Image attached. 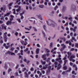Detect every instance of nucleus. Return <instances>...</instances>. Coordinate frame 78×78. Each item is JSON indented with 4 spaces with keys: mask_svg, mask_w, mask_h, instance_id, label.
<instances>
[{
    "mask_svg": "<svg viewBox=\"0 0 78 78\" xmlns=\"http://www.w3.org/2000/svg\"><path fill=\"white\" fill-rule=\"evenodd\" d=\"M11 18H10V20L9 21L6 23V25H11L12 24V20H14V16L12 15L10 16Z\"/></svg>",
    "mask_w": 78,
    "mask_h": 78,
    "instance_id": "f257e3e1",
    "label": "nucleus"
},
{
    "mask_svg": "<svg viewBox=\"0 0 78 78\" xmlns=\"http://www.w3.org/2000/svg\"><path fill=\"white\" fill-rule=\"evenodd\" d=\"M54 65H55V68H56V67H58H58L57 69V70H59V69H60V68H61V64H58V62H55L54 63Z\"/></svg>",
    "mask_w": 78,
    "mask_h": 78,
    "instance_id": "f03ea898",
    "label": "nucleus"
},
{
    "mask_svg": "<svg viewBox=\"0 0 78 78\" xmlns=\"http://www.w3.org/2000/svg\"><path fill=\"white\" fill-rule=\"evenodd\" d=\"M61 55H58V58H57L56 59V61L59 62L60 64H62V61L61 60Z\"/></svg>",
    "mask_w": 78,
    "mask_h": 78,
    "instance_id": "7ed1b4c3",
    "label": "nucleus"
},
{
    "mask_svg": "<svg viewBox=\"0 0 78 78\" xmlns=\"http://www.w3.org/2000/svg\"><path fill=\"white\" fill-rule=\"evenodd\" d=\"M11 13V12H8L6 14H5L4 15V16H2V17L1 18V20H3L4 19V18H5V17H6V16H8L9 15H10V14Z\"/></svg>",
    "mask_w": 78,
    "mask_h": 78,
    "instance_id": "20e7f679",
    "label": "nucleus"
},
{
    "mask_svg": "<svg viewBox=\"0 0 78 78\" xmlns=\"http://www.w3.org/2000/svg\"><path fill=\"white\" fill-rule=\"evenodd\" d=\"M7 54H8L9 55H14V56L16 55V54H15V53H13L12 51H8L7 52Z\"/></svg>",
    "mask_w": 78,
    "mask_h": 78,
    "instance_id": "39448f33",
    "label": "nucleus"
},
{
    "mask_svg": "<svg viewBox=\"0 0 78 78\" xmlns=\"http://www.w3.org/2000/svg\"><path fill=\"white\" fill-rule=\"evenodd\" d=\"M15 8H18V9L16 10L17 12H19L20 11V9L21 8V6H19L18 5H16L14 6Z\"/></svg>",
    "mask_w": 78,
    "mask_h": 78,
    "instance_id": "423d86ee",
    "label": "nucleus"
},
{
    "mask_svg": "<svg viewBox=\"0 0 78 78\" xmlns=\"http://www.w3.org/2000/svg\"><path fill=\"white\" fill-rule=\"evenodd\" d=\"M20 42L22 44V45H24L25 46L27 45V41H20Z\"/></svg>",
    "mask_w": 78,
    "mask_h": 78,
    "instance_id": "0eeeda50",
    "label": "nucleus"
},
{
    "mask_svg": "<svg viewBox=\"0 0 78 78\" xmlns=\"http://www.w3.org/2000/svg\"><path fill=\"white\" fill-rule=\"evenodd\" d=\"M1 26L2 29H4L5 30H6V26L5 25V24H3L1 25Z\"/></svg>",
    "mask_w": 78,
    "mask_h": 78,
    "instance_id": "6e6552de",
    "label": "nucleus"
},
{
    "mask_svg": "<svg viewBox=\"0 0 78 78\" xmlns=\"http://www.w3.org/2000/svg\"><path fill=\"white\" fill-rule=\"evenodd\" d=\"M47 67H48V65L46 64L45 65V66H44L43 68H41V70L42 71V70H43V69H44V70L46 69H47Z\"/></svg>",
    "mask_w": 78,
    "mask_h": 78,
    "instance_id": "1a4fd4ad",
    "label": "nucleus"
},
{
    "mask_svg": "<svg viewBox=\"0 0 78 78\" xmlns=\"http://www.w3.org/2000/svg\"><path fill=\"white\" fill-rule=\"evenodd\" d=\"M75 56L73 55L71 56L70 58H69V60L70 61H72V59L73 58H75Z\"/></svg>",
    "mask_w": 78,
    "mask_h": 78,
    "instance_id": "9d476101",
    "label": "nucleus"
},
{
    "mask_svg": "<svg viewBox=\"0 0 78 78\" xmlns=\"http://www.w3.org/2000/svg\"><path fill=\"white\" fill-rule=\"evenodd\" d=\"M1 10V11H5V10L6 9V6H4L3 7H2L0 8Z\"/></svg>",
    "mask_w": 78,
    "mask_h": 78,
    "instance_id": "9b49d317",
    "label": "nucleus"
},
{
    "mask_svg": "<svg viewBox=\"0 0 78 78\" xmlns=\"http://www.w3.org/2000/svg\"><path fill=\"white\" fill-rule=\"evenodd\" d=\"M46 56V54H45L44 55H43L42 56V58H43V60H44V61H45V60H46V59H47V58L45 57Z\"/></svg>",
    "mask_w": 78,
    "mask_h": 78,
    "instance_id": "f8f14e48",
    "label": "nucleus"
},
{
    "mask_svg": "<svg viewBox=\"0 0 78 78\" xmlns=\"http://www.w3.org/2000/svg\"><path fill=\"white\" fill-rule=\"evenodd\" d=\"M53 42H51L50 43V44L49 45V47L50 48H53Z\"/></svg>",
    "mask_w": 78,
    "mask_h": 78,
    "instance_id": "ddd939ff",
    "label": "nucleus"
},
{
    "mask_svg": "<svg viewBox=\"0 0 78 78\" xmlns=\"http://www.w3.org/2000/svg\"><path fill=\"white\" fill-rule=\"evenodd\" d=\"M7 32H5L4 33L3 37H4V39H6V37H7V36L6 35H7Z\"/></svg>",
    "mask_w": 78,
    "mask_h": 78,
    "instance_id": "4468645a",
    "label": "nucleus"
},
{
    "mask_svg": "<svg viewBox=\"0 0 78 78\" xmlns=\"http://www.w3.org/2000/svg\"><path fill=\"white\" fill-rule=\"evenodd\" d=\"M24 74L25 75V76L26 78H28V74H27V72H25Z\"/></svg>",
    "mask_w": 78,
    "mask_h": 78,
    "instance_id": "2eb2a0df",
    "label": "nucleus"
},
{
    "mask_svg": "<svg viewBox=\"0 0 78 78\" xmlns=\"http://www.w3.org/2000/svg\"><path fill=\"white\" fill-rule=\"evenodd\" d=\"M67 54L68 55V58H70V55H72V53L71 52H67Z\"/></svg>",
    "mask_w": 78,
    "mask_h": 78,
    "instance_id": "dca6fc26",
    "label": "nucleus"
},
{
    "mask_svg": "<svg viewBox=\"0 0 78 78\" xmlns=\"http://www.w3.org/2000/svg\"><path fill=\"white\" fill-rule=\"evenodd\" d=\"M23 72H25V71H26V72H28V69H27L26 68H23L22 69Z\"/></svg>",
    "mask_w": 78,
    "mask_h": 78,
    "instance_id": "f3484780",
    "label": "nucleus"
},
{
    "mask_svg": "<svg viewBox=\"0 0 78 78\" xmlns=\"http://www.w3.org/2000/svg\"><path fill=\"white\" fill-rule=\"evenodd\" d=\"M51 66H49L48 67V69L49 70V71H47V73H48V72H50V70H51Z\"/></svg>",
    "mask_w": 78,
    "mask_h": 78,
    "instance_id": "a211bd4d",
    "label": "nucleus"
},
{
    "mask_svg": "<svg viewBox=\"0 0 78 78\" xmlns=\"http://www.w3.org/2000/svg\"><path fill=\"white\" fill-rule=\"evenodd\" d=\"M40 49L39 48H37L36 50V53L37 54H38L39 53V51Z\"/></svg>",
    "mask_w": 78,
    "mask_h": 78,
    "instance_id": "6ab92c4d",
    "label": "nucleus"
},
{
    "mask_svg": "<svg viewBox=\"0 0 78 78\" xmlns=\"http://www.w3.org/2000/svg\"><path fill=\"white\" fill-rule=\"evenodd\" d=\"M13 10L14 11L13 13L14 14H16V15H18L19 14V13H16V10L15 9H13Z\"/></svg>",
    "mask_w": 78,
    "mask_h": 78,
    "instance_id": "aec40b11",
    "label": "nucleus"
},
{
    "mask_svg": "<svg viewBox=\"0 0 78 78\" xmlns=\"http://www.w3.org/2000/svg\"><path fill=\"white\" fill-rule=\"evenodd\" d=\"M41 62L42 64H43V65H45V64H46V62H44L42 60H41Z\"/></svg>",
    "mask_w": 78,
    "mask_h": 78,
    "instance_id": "412c9836",
    "label": "nucleus"
},
{
    "mask_svg": "<svg viewBox=\"0 0 78 78\" xmlns=\"http://www.w3.org/2000/svg\"><path fill=\"white\" fill-rule=\"evenodd\" d=\"M61 45L62 46V47L63 48H66V46L64 44H62Z\"/></svg>",
    "mask_w": 78,
    "mask_h": 78,
    "instance_id": "4be33fe9",
    "label": "nucleus"
},
{
    "mask_svg": "<svg viewBox=\"0 0 78 78\" xmlns=\"http://www.w3.org/2000/svg\"><path fill=\"white\" fill-rule=\"evenodd\" d=\"M15 49V48H14L12 47L11 48L10 50V51H13Z\"/></svg>",
    "mask_w": 78,
    "mask_h": 78,
    "instance_id": "5701e85b",
    "label": "nucleus"
},
{
    "mask_svg": "<svg viewBox=\"0 0 78 78\" xmlns=\"http://www.w3.org/2000/svg\"><path fill=\"white\" fill-rule=\"evenodd\" d=\"M64 66L63 67V69L64 70H67V67L66 66H65V65H64Z\"/></svg>",
    "mask_w": 78,
    "mask_h": 78,
    "instance_id": "b1692460",
    "label": "nucleus"
},
{
    "mask_svg": "<svg viewBox=\"0 0 78 78\" xmlns=\"http://www.w3.org/2000/svg\"><path fill=\"white\" fill-rule=\"evenodd\" d=\"M16 20H17V21H18L19 23H21V20H20V19L18 18L16 19Z\"/></svg>",
    "mask_w": 78,
    "mask_h": 78,
    "instance_id": "393cba45",
    "label": "nucleus"
},
{
    "mask_svg": "<svg viewBox=\"0 0 78 78\" xmlns=\"http://www.w3.org/2000/svg\"><path fill=\"white\" fill-rule=\"evenodd\" d=\"M60 39H62V40H63V41L64 42H65V41H66V38H65L61 37Z\"/></svg>",
    "mask_w": 78,
    "mask_h": 78,
    "instance_id": "a878e982",
    "label": "nucleus"
},
{
    "mask_svg": "<svg viewBox=\"0 0 78 78\" xmlns=\"http://www.w3.org/2000/svg\"><path fill=\"white\" fill-rule=\"evenodd\" d=\"M69 24L70 25H72V27H74V24L72 23V22H70L69 23Z\"/></svg>",
    "mask_w": 78,
    "mask_h": 78,
    "instance_id": "bb28decb",
    "label": "nucleus"
},
{
    "mask_svg": "<svg viewBox=\"0 0 78 78\" xmlns=\"http://www.w3.org/2000/svg\"><path fill=\"white\" fill-rule=\"evenodd\" d=\"M68 62V61L67 60H65L64 61V64L63 66H65V65H66V63H67Z\"/></svg>",
    "mask_w": 78,
    "mask_h": 78,
    "instance_id": "cd10ccee",
    "label": "nucleus"
},
{
    "mask_svg": "<svg viewBox=\"0 0 78 78\" xmlns=\"http://www.w3.org/2000/svg\"><path fill=\"white\" fill-rule=\"evenodd\" d=\"M45 50V51H47V52L48 53H49L50 52V51L49 50L47 49V48H45L44 49Z\"/></svg>",
    "mask_w": 78,
    "mask_h": 78,
    "instance_id": "c85d7f7f",
    "label": "nucleus"
},
{
    "mask_svg": "<svg viewBox=\"0 0 78 78\" xmlns=\"http://www.w3.org/2000/svg\"><path fill=\"white\" fill-rule=\"evenodd\" d=\"M35 19L34 18V17H31L29 19V21H30V22H33V20H31V19Z\"/></svg>",
    "mask_w": 78,
    "mask_h": 78,
    "instance_id": "c756f323",
    "label": "nucleus"
},
{
    "mask_svg": "<svg viewBox=\"0 0 78 78\" xmlns=\"http://www.w3.org/2000/svg\"><path fill=\"white\" fill-rule=\"evenodd\" d=\"M72 40H74V41H76V39H75L74 37H72Z\"/></svg>",
    "mask_w": 78,
    "mask_h": 78,
    "instance_id": "7c9ffc66",
    "label": "nucleus"
},
{
    "mask_svg": "<svg viewBox=\"0 0 78 78\" xmlns=\"http://www.w3.org/2000/svg\"><path fill=\"white\" fill-rule=\"evenodd\" d=\"M11 71H12V69H11L9 68L8 70V73H9Z\"/></svg>",
    "mask_w": 78,
    "mask_h": 78,
    "instance_id": "2f4dec72",
    "label": "nucleus"
},
{
    "mask_svg": "<svg viewBox=\"0 0 78 78\" xmlns=\"http://www.w3.org/2000/svg\"><path fill=\"white\" fill-rule=\"evenodd\" d=\"M69 20H70V21L72 22V17H70L68 18Z\"/></svg>",
    "mask_w": 78,
    "mask_h": 78,
    "instance_id": "473e14b6",
    "label": "nucleus"
},
{
    "mask_svg": "<svg viewBox=\"0 0 78 78\" xmlns=\"http://www.w3.org/2000/svg\"><path fill=\"white\" fill-rule=\"evenodd\" d=\"M39 7H40V8H44V5H40L39 6Z\"/></svg>",
    "mask_w": 78,
    "mask_h": 78,
    "instance_id": "72a5a7b5",
    "label": "nucleus"
},
{
    "mask_svg": "<svg viewBox=\"0 0 78 78\" xmlns=\"http://www.w3.org/2000/svg\"><path fill=\"white\" fill-rule=\"evenodd\" d=\"M65 48H62L60 49L61 51H63L64 50Z\"/></svg>",
    "mask_w": 78,
    "mask_h": 78,
    "instance_id": "f704fd0d",
    "label": "nucleus"
},
{
    "mask_svg": "<svg viewBox=\"0 0 78 78\" xmlns=\"http://www.w3.org/2000/svg\"><path fill=\"white\" fill-rule=\"evenodd\" d=\"M20 52L21 55H23V51L22 50H21Z\"/></svg>",
    "mask_w": 78,
    "mask_h": 78,
    "instance_id": "c9c22d12",
    "label": "nucleus"
},
{
    "mask_svg": "<svg viewBox=\"0 0 78 78\" xmlns=\"http://www.w3.org/2000/svg\"><path fill=\"white\" fill-rule=\"evenodd\" d=\"M42 33L43 36H44V37H45V33H44V31H42Z\"/></svg>",
    "mask_w": 78,
    "mask_h": 78,
    "instance_id": "e433bc0d",
    "label": "nucleus"
},
{
    "mask_svg": "<svg viewBox=\"0 0 78 78\" xmlns=\"http://www.w3.org/2000/svg\"><path fill=\"white\" fill-rule=\"evenodd\" d=\"M33 28L34 29L35 31H37V30L35 27H33Z\"/></svg>",
    "mask_w": 78,
    "mask_h": 78,
    "instance_id": "4c0bfd02",
    "label": "nucleus"
},
{
    "mask_svg": "<svg viewBox=\"0 0 78 78\" xmlns=\"http://www.w3.org/2000/svg\"><path fill=\"white\" fill-rule=\"evenodd\" d=\"M72 74H74L75 75H76V73H75V71H73L72 72Z\"/></svg>",
    "mask_w": 78,
    "mask_h": 78,
    "instance_id": "58836bf2",
    "label": "nucleus"
},
{
    "mask_svg": "<svg viewBox=\"0 0 78 78\" xmlns=\"http://www.w3.org/2000/svg\"><path fill=\"white\" fill-rule=\"evenodd\" d=\"M18 32H16L15 33V34L16 36H18Z\"/></svg>",
    "mask_w": 78,
    "mask_h": 78,
    "instance_id": "ea45409f",
    "label": "nucleus"
},
{
    "mask_svg": "<svg viewBox=\"0 0 78 78\" xmlns=\"http://www.w3.org/2000/svg\"><path fill=\"white\" fill-rule=\"evenodd\" d=\"M30 70V71H34V68L33 67L31 68Z\"/></svg>",
    "mask_w": 78,
    "mask_h": 78,
    "instance_id": "a19ab883",
    "label": "nucleus"
},
{
    "mask_svg": "<svg viewBox=\"0 0 78 78\" xmlns=\"http://www.w3.org/2000/svg\"><path fill=\"white\" fill-rule=\"evenodd\" d=\"M13 4V2H12V3H10L9 5V6H12V5Z\"/></svg>",
    "mask_w": 78,
    "mask_h": 78,
    "instance_id": "79ce46f5",
    "label": "nucleus"
},
{
    "mask_svg": "<svg viewBox=\"0 0 78 78\" xmlns=\"http://www.w3.org/2000/svg\"><path fill=\"white\" fill-rule=\"evenodd\" d=\"M28 50V48H27L26 49H25L24 51L25 52H26V51H27Z\"/></svg>",
    "mask_w": 78,
    "mask_h": 78,
    "instance_id": "37998d69",
    "label": "nucleus"
},
{
    "mask_svg": "<svg viewBox=\"0 0 78 78\" xmlns=\"http://www.w3.org/2000/svg\"><path fill=\"white\" fill-rule=\"evenodd\" d=\"M30 61L27 60L26 62H27V64H29V63H30Z\"/></svg>",
    "mask_w": 78,
    "mask_h": 78,
    "instance_id": "c03bdc74",
    "label": "nucleus"
},
{
    "mask_svg": "<svg viewBox=\"0 0 78 78\" xmlns=\"http://www.w3.org/2000/svg\"><path fill=\"white\" fill-rule=\"evenodd\" d=\"M75 46L77 47V48H78V43H76L75 44Z\"/></svg>",
    "mask_w": 78,
    "mask_h": 78,
    "instance_id": "a18cd8bd",
    "label": "nucleus"
},
{
    "mask_svg": "<svg viewBox=\"0 0 78 78\" xmlns=\"http://www.w3.org/2000/svg\"><path fill=\"white\" fill-rule=\"evenodd\" d=\"M25 30H28V31L30 30V29H29L28 28L25 27Z\"/></svg>",
    "mask_w": 78,
    "mask_h": 78,
    "instance_id": "49530a36",
    "label": "nucleus"
},
{
    "mask_svg": "<svg viewBox=\"0 0 78 78\" xmlns=\"http://www.w3.org/2000/svg\"><path fill=\"white\" fill-rule=\"evenodd\" d=\"M24 13H25V12H23L22 13H20V16H22V15H23V14H24Z\"/></svg>",
    "mask_w": 78,
    "mask_h": 78,
    "instance_id": "de8ad7c7",
    "label": "nucleus"
},
{
    "mask_svg": "<svg viewBox=\"0 0 78 78\" xmlns=\"http://www.w3.org/2000/svg\"><path fill=\"white\" fill-rule=\"evenodd\" d=\"M58 8V6L56 5V6L55 7V8H54L55 10H56V9H57V8Z\"/></svg>",
    "mask_w": 78,
    "mask_h": 78,
    "instance_id": "09e8293b",
    "label": "nucleus"
},
{
    "mask_svg": "<svg viewBox=\"0 0 78 78\" xmlns=\"http://www.w3.org/2000/svg\"><path fill=\"white\" fill-rule=\"evenodd\" d=\"M53 25H56V23H55L54 22H53V24H51V25H52V26H53Z\"/></svg>",
    "mask_w": 78,
    "mask_h": 78,
    "instance_id": "8fccbe9b",
    "label": "nucleus"
},
{
    "mask_svg": "<svg viewBox=\"0 0 78 78\" xmlns=\"http://www.w3.org/2000/svg\"><path fill=\"white\" fill-rule=\"evenodd\" d=\"M65 74H66V72L64 71L62 73V74L63 75H64Z\"/></svg>",
    "mask_w": 78,
    "mask_h": 78,
    "instance_id": "3c124183",
    "label": "nucleus"
},
{
    "mask_svg": "<svg viewBox=\"0 0 78 78\" xmlns=\"http://www.w3.org/2000/svg\"><path fill=\"white\" fill-rule=\"evenodd\" d=\"M15 52L16 53H18V51L17 50H15Z\"/></svg>",
    "mask_w": 78,
    "mask_h": 78,
    "instance_id": "603ef678",
    "label": "nucleus"
},
{
    "mask_svg": "<svg viewBox=\"0 0 78 78\" xmlns=\"http://www.w3.org/2000/svg\"><path fill=\"white\" fill-rule=\"evenodd\" d=\"M73 23H75V24H77V22H76V21H73Z\"/></svg>",
    "mask_w": 78,
    "mask_h": 78,
    "instance_id": "864d4df0",
    "label": "nucleus"
},
{
    "mask_svg": "<svg viewBox=\"0 0 78 78\" xmlns=\"http://www.w3.org/2000/svg\"><path fill=\"white\" fill-rule=\"evenodd\" d=\"M41 71L42 72L43 74H45V72L44 71L42 70Z\"/></svg>",
    "mask_w": 78,
    "mask_h": 78,
    "instance_id": "5fc2aeb1",
    "label": "nucleus"
},
{
    "mask_svg": "<svg viewBox=\"0 0 78 78\" xmlns=\"http://www.w3.org/2000/svg\"><path fill=\"white\" fill-rule=\"evenodd\" d=\"M29 8L30 9H31H31H32V7H31V5H29Z\"/></svg>",
    "mask_w": 78,
    "mask_h": 78,
    "instance_id": "6e6d98bb",
    "label": "nucleus"
},
{
    "mask_svg": "<svg viewBox=\"0 0 78 78\" xmlns=\"http://www.w3.org/2000/svg\"><path fill=\"white\" fill-rule=\"evenodd\" d=\"M23 61H24V62H26L27 61V59H26L25 58L24 59Z\"/></svg>",
    "mask_w": 78,
    "mask_h": 78,
    "instance_id": "4d7b16f0",
    "label": "nucleus"
},
{
    "mask_svg": "<svg viewBox=\"0 0 78 78\" xmlns=\"http://www.w3.org/2000/svg\"><path fill=\"white\" fill-rule=\"evenodd\" d=\"M21 19H24V17H23V16L22 15L21 16Z\"/></svg>",
    "mask_w": 78,
    "mask_h": 78,
    "instance_id": "13d9d810",
    "label": "nucleus"
},
{
    "mask_svg": "<svg viewBox=\"0 0 78 78\" xmlns=\"http://www.w3.org/2000/svg\"><path fill=\"white\" fill-rule=\"evenodd\" d=\"M2 75H5V71H4L3 73H2Z\"/></svg>",
    "mask_w": 78,
    "mask_h": 78,
    "instance_id": "bf43d9fd",
    "label": "nucleus"
},
{
    "mask_svg": "<svg viewBox=\"0 0 78 78\" xmlns=\"http://www.w3.org/2000/svg\"><path fill=\"white\" fill-rule=\"evenodd\" d=\"M15 75H16V76H19V74H18V73H17V72H16V73Z\"/></svg>",
    "mask_w": 78,
    "mask_h": 78,
    "instance_id": "052dcab7",
    "label": "nucleus"
},
{
    "mask_svg": "<svg viewBox=\"0 0 78 78\" xmlns=\"http://www.w3.org/2000/svg\"><path fill=\"white\" fill-rule=\"evenodd\" d=\"M0 42L1 44H3V41L2 40H1L0 41Z\"/></svg>",
    "mask_w": 78,
    "mask_h": 78,
    "instance_id": "680f3d73",
    "label": "nucleus"
},
{
    "mask_svg": "<svg viewBox=\"0 0 78 78\" xmlns=\"http://www.w3.org/2000/svg\"><path fill=\"white\" fill-rule=\"evenodd\" d=\"M37 46L38 47H40V45L39 44H37Z\"/></svg>",
    "mask_w": 78,
    "mask_h": 78,
    "instance_id": "e2e57ef3",
    "label": "nucleus"
},
{
    "mask_svg": "<svg viewBox=\"0 0 78 78\" xmlns=\"http://www.w3.org/2000/svg\"><path fill=\"white\" fill-rule=\"evenodd\" d=\"M70 36H73V33L71 32L70 33Z\"/></svg>",
    "mask_w": 78,
    "mask_h": 78,
    "instance_id": "0e129e2a",
    "label": "nucleus"
},
{
    "mask_svg": "<svg viewBox=\"0 0 78 78\" xmlns=\"http://www.w3.org/2000/svg\"><path fill=\"white\" fill-rule=\"evenodd\" d=\"M70 66H73V63L72 62L70 63Z\"/></svg>",
    "mask_w": 78,
    "mask_h": 78,
    "instance_id": "69168bd1",
    "label": "nucleus"
},
{
    "mask_svg": "<svg viewBox=\"0 0 78 78\" xmlns=\"http://www.w3.org/2000/svg\"><path fill=\"white\" fill-rule=\"evenodd\" d=\"M46 55L47 56H49V55H50V54H49V53H47L46 54Z\"/></svg>",
    "mask_w": 78,
    "mask_h": 78,
    "instance_id": "338daca9",
    "label": "nucleus"
},
{
    "mask_svg": "<svg viewBox=\"0 0 78 78\" xmlns=\"http://www.w3.org/2000/svg\"><path fill=\"white\" fill-rule=\"evenodd\" d=\"M7 36H8V37H10L11 36V34H8Z\"/></svg>",
    "mask_w": 78,
    "mask_h": 78,
    "instance_id": "774afa93",
    "label": "nucleus"
}]
</instances>
